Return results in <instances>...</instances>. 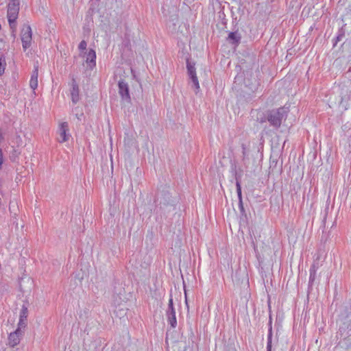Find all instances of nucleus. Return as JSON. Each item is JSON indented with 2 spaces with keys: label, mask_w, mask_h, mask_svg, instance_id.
<instances>
[{
  "label": "nucleus",
  "mask_w": 351,
  "mask_h": 351,
  "mask_svg": "<svg viewBox=\"0 0 351 351\" xmlns=\"http://www.w3.org/2000/svg\"><path fill=\"white\" fill-rule=\"evenodd\" d=\"M156 202H158L157 213L167 215L176 210V198H173L168 191H162L157 195Z\"/></svg>",
  "instance_id": "f257e3e1"
},
{
  "label": "nucleus",
  "mask_w": 351,
  "mask_h": 351,
  "mask_svg": "<svg viewBox=\"0 0 351 351\" xmlns=\"http://www.w3.org/2000/svg\"><path fill=\"white\" fill-rule=\"evenodd\" d=\"M288 112L289 108L285 106L269 110L267 112V120L271 126L275 128H279L282 121L287 118Z\"/></svg>",
  "instance_id": "f03ea898"
},
{
  "label": "nucleus",
  "mask_w": 351,
  "mask_h": 351,
  "mask_svg": "<svg viewBox=\"0 0 351 351\" xmlns=\"http://www.w3.org/2000/svg\"><path fill=\"white\" fill-rule=\"evenodd\" d=\"M19 0H10L8 5L7 17L10 29L12 30V35L14 37V32L16 28V20L18 18L19 12Z\"/></svg>",
  "instance_id": "7ed1b4c3"
},
{
  "label": "nucleus",
  "mask_w": 351,
  "mask_h": 351,
  "mask_svg": "<svg viewBox=\"0 0 351 351\" xmlns=\"http://www.w3.org/2000/svg\"><path fill=\"white\" fill-rule=\"evenodd\" d=\"M338 335L340 337L339 344L341 347L346 349L351 348V320L349 323L343 322V325L340 326L338 332Z\"/></svg>",
  "instance_id": "20e7f679"
},
{
  "label": "nucleus",
  "mask_w": 351,
  "mask_h": 351,
  "mask_svg": "<svg viewBox=\"0 0 351 351\" xmlns=\"http://www.w3.org/2000/svg\"><path fill=\"white\" fill-rule=\"evenodd\" d=\"M244 78L243 83L245 87L248 88V89L252 92H255L258 90V86H260L259 79H258V71L253 72L251 70H247L243 72Z\"/></svg>",
  "instance_id": "39448f33"
},
{
  "label": "nucleus",
  "mask_w": 351,
  "mask_h": 351,
  "mask_svg": "<svg viewBox=\"0 0 351 351\" xmlns=\"http://www.w3.org/2000/svg\"><path fill=\"white\" fill-rule=\"evenodd\" d=\"M350 86L343 85L339 88V99L338 101L339 107L343 110H346L350 106L351 90Z\"/></svg>",
  "instance_id": "423d86ee"
},
{
  "label": "nucleus",
  "mask_w": 351,
  "mask_h": 351,
  "mask_svg": "<svg viewBox=\"0 0 351 351\" xmlns=\"http://www.w3.org/2000/svg\"><path fill=\"white\" fill-rule=\"evenodd\" d=\"M21 38L23 49L25 51L31 45L32 38V28L29 25L25 24L21 33Z\"/></svg>",
  "instance_id": "0eeeda50"
},
{
  "label": "nucleus",
  "mask_w": 351,
  "mask_h": 351,
  "mask_svg": "<svg viewBox=\"0 0 351 351\" xmlns=\"http://www.w3.org/2000/svg\"><path fill=\"white\" fill-rule=\"evenodd\" d=\"M186 69L187 73L189 77L193 83V87L197 92L199 89V84L196 75V71L195 68V63L190 61L189 59L186 60Z\"/></svg>",
  "instance_id": "6e6552de"
},
{
  "label": "nucleus",
  "mask_w": 351,
  "mask_h": 351,
  "mask_svg": "<svg viewBox=\"0 0 351 351\" xmlns=\"http://www.w3.org/2000/svg\"><path fill=\"white\" fill-rule=\"evenodd\" d=\"M119 93L121 97L122 100L130 103L131 101V97L130 95L129 86L128 83L123 80H119L118 83Z\"/></svg>",
  "instance_id": "1a4fd4ad"
},
{
  "label": "nucleus",
  "mask_w": 351,
  "mask_h": 351,
  "mask_svg": "<svg viewBox=\"0 0 351 351\" xmlns=\"http://www.w3.org/2000/svg\"><path fill=\"white\" fill-rule=\"evenodd\" d=\"M71 97L73 104H77L80 100V89L78 84L77 83L73 75L71 76Z\"/></svg>",
  "instance_id": "9d476101"
},
{
  "label": "nucleus",
  "mask_w": 351,
  "mask_h": 351,
  "mask_svg": "<svg viewBox=\"0 0 351 351\" xmlns=\"http://www.w3.org/2000/svg\"><path fill=\"white\" fill-rule=\"evenodd\" d=\"M28 308L26 304H23L20 311L18 328L21 330L25 329L27 324Z\"/></svg>",
  "instance_id": "9b49d317"
},
{
  "label": "nucleus",
  "mask_w": 351,
  "mask_h": 351,
  "mask_svg": "<svg viewBox=\"0 0 351 351\" xmlns=\"http://www.w3.org/2000/svg\"><path fill=\"white\" fill-rule=\"evenodd\" d=\"M22 334V330L16 328L14 332H11L8 337L9 345L11 347H14L20 342L19 336Z\"/></svg>",
  "instance_id": "f8f14e48"
},
{
  "label": "nucleus",
  "mask_w": 351,
  "mask_h": 351,
  "mask_svg": "<svg viewBox=\"0 0 351 351\" xmlns=\"http://www.w3.org/2000/svg\"><path fill=\"white\" fill-rule=\"evenodd\" d=\"M318 269L317 264H313L310 268V276L308 281V289H311L317 283V270Z\"/></svg>",
  "instance_id": "ddd939ff"
},
{
  "label": "nucleus",
  "mask_w": 351,
  "mask_h": 351,
  "mask_svg": "<svg viewBox=\"0 0 351 351\" xmlns=\"http://www.w3.org/2000/svg\"><path fill=\"white\" fill-rule=\"evenodd\" d=\"M86 62L88 64L90 69H93L96 65V53L95 50L90 49L87 53Z\"/></svg>",
  "instance_id": "4468645a"
},
{
  "label": "nucleus",
  "mask_w": 351,
  "mask_h": 351,
  "mask_svg": "<svg viewBox=\"0 0 351 351\" xmlns=\"http://www.w3.org/2000/svg\"><path fill=\"white\" fill-rule=\"evenodd\" d=\"M59 130H60V136L62 138L60 142H65V141H68V139L69 138V134H67V132L69 130L68 123L66 122H64V123H61Z\"/></svg>",
  "instance_id": "2eb2a0df"
},
{
  "label": "nucleus",
  "mask_w": 351,
  "mask_h": 351,
  "mask_svg": "<svg viewBox=\"0 0 351 351\" xmlns=\"http://www.w3.org/2000/svg\"><path fill=\"white\" fill-rule=\"evenodd\" d=\"M241 38V36L237 31L230 32L228 36V40L229 42L231 44L237 45L239 44Z\"/></svg>",
  "instance_id": "dca6fc26"
},
{
  "label": "nucleus",
  "mask_w": 351,
  "mask_h": 351,
  "mask_svg": "<svg viewBox=\"0 0 351 351\" xmlns=\"http://www.w3.org/2000/svg\"><path fill=\"white\" fill-rule=\"evenodd\" d=\"M38 66L35 67V69L34 70L32 76L31 80L29 82V86L33 89L35 90L38 86Z\"/></svg>",
  "instance_id": "f3484780"
},
{
  "label": "nucleus",
  "mask_w": 351,
  "mask_h": 351,
  "mask_svg": "<svg viewBox=\"0 0 351 351\" xmlns=\"http://www.w3.org/2000/svg\"><path fill=\"white\" fill-rule=\"evenodd\" d=\"M271 319H269V330L267 335V351H271L272 348V326H271Z\"/></svg>",
  "instance_id": "a211bd4d"
},
{
  "label": "nucleus",
  "mask_w": 351,
  "mask_h": 351,
  "mask_svg": "<svg viewBox=\"0 0 351 351\" xmlns=\"http://www.w3.org/2000/svg\"><path fill=\"white\" fill-rule=\"evenodd\" d=\"M166 316L169 324L172 328H175L177 326L176 313H166Z\"/></svg>",
  "instance_id": "6ab92c4d"
},
{
  "label": "nucleus",
  "mask_w": 351,
  "mask_h": 351,
  "mask_svg": "<svg viewBox=\"0 0 351 351\" xmlns=\"http://www.w3.org/2000/svg\"><path fill=\"white\" fill-rule=\"evenodd\" d=\"M240 179L241 175L238 174L237 172L235 171V180L237 195L242 193Z\"/></svg>",
  "instance_id": "aec40b11"
},
{
  "label": "nucleus",
  "mask_w": 351,
  "mask_h": 351,
  "mask_svg": "<svg viewBox=\"0 0 351 351\" xmlns=\"http://www.w3.org/2000/svg\"><path fill=\"white\" fill-rule=\"evenodd\" d=\"M345 36V32L343 29H340L338 32V35L335 38V42L333 43V47H335L337 43L342 40V38Z\"/></svg>",
  "instance_id": "412c9836"
},
{
  "label": "nucleus",
  "mask_w": 351,
  "mask_h": 351,
  "mask_svg": "<svg viewBox=\"0 0 351 351\" xmlns=\"http://www.w3.org/2000/svg\"><path fill=\"white\" fill-rule=\"evenodd\" d=\"M5 66H6L5 58L3 56H1L0 57V75H2L4 73Z\"/></svg>",
  "instance_id": "4be33fe9"
},
{
  "label": "nucleus",
  "mask_w": 351,
  "mask_h": 351,
  "mask_svg": "<svg viewBox=\"0 0 351 351\" xmlns=\"http://www.w3.org/2000/svg\"><path fill=\"white\" fill-rule=\"evenodd\" d=\"M166 313H176V310L173 306V298H172L171 295H170V298L169 300L168 308L166 311Z\"/></svg>",
  "instance_id": "5701e85b"
},
{
  "label": "nucleus",
  "mask_w": 351,
  "mask_h": 351,
  "mask_svg": "<svg viewBox=\"0 0 351 351\" xmlns=\"http://www.w3.org/2000/svg\"><path fill=\"white\" fill-rule=\"evenodd\" d=\"M243 160L245 161L248 156L247 149L246 145L244 143L241 144Z\"/></svg>",
  "instance_id": "b1692460"
},
{
  "label": "nucleus",
  "mask_w": 351,
  "mask_h": 351,
  "mask_svg": "<svg viewBox=\"0 0 351 351\" xmlns=\"http://www.w3.org/2000/svg\"><path fill=\"white\" fill-rule=\"evenodd\" d=\"M87 43L85 40H82L79 44V49L81 51L85 50L86 49Z\"/></svg>",
  "instance_id": "393cba45"
},
{
  "label": "nucleus",
  "mask_w": 351,
  "mask_h": 351,
  "mask_svg": "<svg viewBox=\"0 0 351 351\" xmlns=\"http://www.w3.org/2000/svg\"><path fill=\"white\" fill-rule=\"evenodd\" d=\"M223 351H236V350L232 346L227 345L224 346Z\"/></svg>",
  "instance_id": "a878e982"
},
{
  "label": "nucleus",
  "mask_w": 351,
  "mask_h": 351,
  "mask_svg": "<svg viewBox=\"0 0 351 351\" xmlns=\"http://www.w3.org/2000/svg\"><path fill=\"white\" fill-rule=\"evenodd\" d=\"M239 208L241 213H243L245 212V209H244L243 204V201L239 202Z\"/></svg>",
  "instance_id": "bb28decb"
},
{
  "label": "nucleus",
  "mask_w": 351,
  "mask_h": 351,
  "mask_svg": "<svg viewBox=\"0 0 351 351\" xmlns=\"http://www.w3.org/2000/svg\"><path fill=\"white\" fill-rule=\"evenodd\" d=\"M3 162V152H2V149L0 148V169L2 167Z\"/></svg>",
  "instance_id": "cd10ccee"
},
{
  "label": "nucleus",
  "mask_w": 351,
  "mask_h": 351,
  "mask_svg": "<svg viewBox=\"0 0 351 351\" xmlns=\"http://www.w3.org/2000/svg\"><path fill=\"white\" fill-rule=\"evenodd\" d=\"M3 140H4V136L3 134L2 129L0 127V144L3 141Z\"/></svg>",
  "instance_id": "c85d7f7f"
},
{
  "label": "nucleus",
  "mask_w": 351,
  "mask_h": 351,
  "mask_svg": "<svg viewBox=\"0 0 351 351\" xmlns=\"http://www.w3.org/2000/svg\"><path fill=\"white\" fill-rule=\"evenodd\" d=\"M254 251H255V252H256V257H257L258 260L259 261H261V259L262 258H261V256L260 254L258 253V252L257 251V249H256V247H254Z\"/></svg>",
  "instance_id": "c756f323"
},
{
  "label": "nucleus",
  "mask_w": 351,
  "mask_h": 351,
  "mask_svg": "<svg viewBox=\"0 0 351 351\" xmlns=\"http://www.w3.org/2000/svg\"><path fill=\"white\" fill-rule=\"evenodd\" d=\"M237 195H238L239 202V201H243V199H242V193H241L238 194Z\"/></svg>",
  "instance_id": "7c9ffc66"
},
{
  "label": "nucleus",
  "mask_w": 351,
  "mask_h": 351,
  "mask_svg": "<svg viewBox=\"0 0 351 351\" xmlns=\"http://www.w3.org/2000/svg\"><path fill=\"white\" fill-rule=\"evenodd\" d=\"M185 298H186V300H185L186 306L187 308H189L188 300H187L186 293H185Z\"/></svg>",
  "instance_id": "2f4dec72"
},
{
  "label": "nucleus",
  "mask_w": 351,
  "mask_h": 351,
  "mask_svg": "<svg viewBox=\"0 0 351 351\" xmlns=\"http://www.w3.org/2000/svg\"><path fill=\"white\" fill-rule=\"evenodd\" d=\"M101 343V339H99V342L97 341H95L94 344H95V347H97V343L100 344Z\"/></svg>",
  "instance_id": "473e14b6"
},
{
  "label": "nucleus",
  "mask_w": 351,
  "mask_h": 351,
  "mask_svg": "<svg viewBox=\"0 0 351 351\" xmlns=\"http://www.w3.org/2000/svg\"><path fill=\"white\" fill-rule=\"evenodd\" d=\"M83 116V114L82 113L80 115H78L77 114H76V117L77 118V119L79 120H81V117Z\"/></svg>",
  "instance_id": "72a5a7b5"
},
{
  "label": "nucleus",
  "mask_w": 351,
  "mask_h": 351,
  "mask_svg": "<svg viewBox=\"0 0 351 351\" xmlns=\"http://www.w3.org/2000/svg\"><path fill=\"white\" fill-rule=\"evenodd\" d=\"M3 41V39L2 38H0V42H2Z\"/></svg>",
  "instance_id": "f704fd0d"
},
{
  "label": "nucleus",
  "mask_w": 351,
  "mask_h": 351,
  "mask_svg": "<svg viewBox=\"0 0 351 351\" xmlns=\"http://www.w3.org/2000/svg\"><path fill=\"white\" fill-rule=\"evenodd\" d=\"M1 29V25L0 24V29Z\"/></svg>",
  "instance_id": "c9c22d12"
}]
</instances>
